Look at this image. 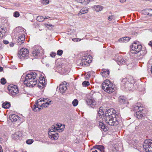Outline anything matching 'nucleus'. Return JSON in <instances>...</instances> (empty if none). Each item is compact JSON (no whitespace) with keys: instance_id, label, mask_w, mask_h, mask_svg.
I'll return each instance as SVG.
<instances>
[{"instance_id":"f257e3e1","label":"nucleus","mask_w":152,"mask_h":152,"mask_svg":"<svg viewBox=\"0 0 152 152\" xmlns=\"http://www.w3.org/2000/svg\"><path fill=\"white\" fill-rule=\"evenodd\" d=\"M39 78V77L36 73L30 72V73L26 75L24 80H23V83L26 84L27 86L33 87L39 82L40 83L42 84V86L39 85H38V86L40 88H43V86H44L45 85V78L43 77L39 81L38 80Z\"/></svg>"},{"instance_id":"dca6fc26","label":"nucleus","mask_w":152,"mask_h":152,"mask_svg":"<svg viewBox=\"0 0 152 152\" xmlns=\"http://www.w3.org/2000/svg\"><path fill=\"white\" fill-rule=\"evenodd\" d=\"M36 103L33 105V107H32L33 110L34 111H39L40 110H42V108L40 107V104H39V100H38L36 102Z\"/></svg>"},{"instance_id":"79ce46f5","label":"nucleus","mask_w":152,"mask_h":152,"mask_svg":"<svg viewBox=\"0 0 152 152\" xmlns=\"http://www.w3.org/2000/svg\"><path fill=\"white\" fill-rule=\"evenodd\" d=\"M56 55V53L55 52H52L50 54V56L52 57H54Z\"/></svg>"},{"instance_id":"b1692460","label":"nucleus","mask_w":152,"mask_h":152,"mask_svg":"<svg viewBox=\"0 0 152 152\" xmlns=\"http://www.w3.org/2000/svg\"><path fill=\"white\" fill-rule=\"evenodd\" d=\"M119 102L121 104L125 103L126 99L125 97L124 96H120L118 98Z\"/></svg>"},{"instance_id":"7c9ffc66","label":"nucleus","mask_w":152,"mask_h":152,"mask_svg":"<svg viewBox=\"0 0 152 152\" xmlns=\"http://www.w3.org/2000/svg\"><path fill=\"white\" fill-rule=\"evenodd\" d=\"M136 113L137 118L139 119H140L143 116V115L141 112H136Z\"/></svg>"},{"instance_id":"13d9d810","label":"nucleus","mask_w":152,"mask_h":152,"mask_svg":"<svg viewBox=\"0 0 152 152\" xmlns=\"http://www.w3.org/2000/svg\"><path fill=\"white\" fill-rule=\"evenodd\" d=\"M137 42H134V45H135V44L138 45L139 42H137L138 43H137Z\"/></svg>"},{"instance_id":"6e6552de","label":"nucleus","mask_w":152,"mask_h":152,"mask_svg":"<svg viewBox=\"0 0 152 152\" xmlns=\"http://www.w3.org/2000/svg\"><path fill=\"white\" fill-rule=\"evenodd\" d=\"M28 50L25 48H22L18 52V57L21 59H27L28 56Z\"/></svg>"},{"instance_id":"c85d7f7f","label":"nucleus","mask_w":152,"mask_h":152,"mask_svg":"<svg viewBox=\"0 0 152 152\" xmlns=\"http://www.w3.org/2000/svg\"><path fill=\"white\" fill-rule=\"evenodd\" d=\"M37 21L39 22H42L45 20V18H44V17L43 16H39L37 18Z\"/></svg>"},{"instance_id":"f704fd0d","label":"nucleus","mask_w":152,"mask_h":152,"mask_svg":"<svg viewBox=\"0 0 152 152\" xmlns=\"http://www.w3.org/2000/svg\"><path fill=\"white\" fill-rule=\"evenodd\" d=\"M63 53V51L61 50H58L57 52V54L58 55L61 56Z\"/></svg>"},{"instance_id":"72a5a7b5","label":"nucleus","mask_w":152,"mask_h":152,"mask_svg":"<svg viewBox=\"0 0 152 152\" xmlns=\"http://www.w3.org/2000/svg\"><path fill=\"white\" fill-rule=\"evenodd\" d=\"M132 139V140H129L128 142L129 143H132L133 144H134V143H137V141L134 138Z\"/></svg>"},{"instance_id":"1a4fd4ad","label":"nucleus","mask_w":152,"mask_h":152,"mask_svg":"<svg viewBox=\"0 0 152 152\" xmlns=\"http://www.w3.org/2000/svg\"><path fill=\"white\" fill-rule=\"evenodd\" d=\"M9 94L13 96H14L18 93V87L15 85L9 86L8 87Z\"/></svg>"},{"instance_id":"3c124183","label":"nucleus","mask_w":152,"mask_h":152,"mask_svg":"<svg viewBox=\"0 0 152 152\" xmlns=\"http://www.w3.org/2000/svg\"><path fill=\"white\" fill-rule=\"evenodd\" d=\"M18 28L20 30H21V31H20L21 32L22 31H24V29L23 28H22L21 27H18Z\"/></svg>"},{"instance_id":"e433bc0d","label":"nucleus","mask_w":152,"mask_h":152,"mask_svg":"<svg viewBox=\"0 0 152 152\" xmlns=\"http://www.w3.org/2000/svg\"><path fill=\"white\" fill-rule=\"evenodd\" d=\"M6 79L4 78H2L1 79L0 82L1 84L4 85L6 83Z\"/></svg>"},{"instance_id":"052dcab7","label":"nucleus","mask_w":152,"mask_h":152,"mask_svg":"<svg viewBox=\"0 0 152 152\" xmlns=\"http://www.w3.org/2000/svg\"><path fill=\"white\" fill-rule=\"evenodd\" d=\"M3 35L2 34V33L1 32V31H0V37H2Z\"/></svg>"},{"instance_id":"f03ea898","label":"nucleus","mask_w":152,"mask_h":152,"mask_svg":"<svg viewBox=\"0 0 152 152\" xmlns=\"http://www.w3.org/2000/svg\"><path fill=\"white\" fill-rule=\"evenodd\" d=\"M115 111L113 109H109L107 110V114H106V116L104 118L105 122L110 126L117 125L118 124V116L115 113Z\"/></svg>"},{"instance_id":"a19ab883","label":"nucleus","mask_w":152,"mask_h":152,"mask_svg":"<svg viewBox=\"0 0 152 152\" xmlns=\"http://www.w3.org/2000/svg\"><path fill=\"white\" fill-rule=\"evenodd\" d=\"M49 0H43L42 1V3L43 4L46 5L49 3Z\"/></svg>"},{"instance_id":"473e14b6","label":"nucleus","mask_w":152,"mask_h":152,"mask_svg":"<svg viewBox=\"0 0 152 152\" xmlns=\"http://www.w3.org/2000/svg\"><path fill=\"white\" fill-rule=\"evenodd\" d=\"M78 102L76 99H75L72 102V104L74 107L77 106L78 104Z\"/></svg>"},{"instance_id":"49530a36","label":"nucleus","mask_w":152,"mask_h":152,"mask_svg":"<svg viewBox=\"0 0 152 152\" xmlns=\"http://www.w3.org/2000/svg\"><path fill=\"white\" fill-rule=\"evenodd\" d=\"M3 42L5 44H7L9 43V42L6 40H4Z\"/></svg>"},{"instance_id":"0eeeda50","label":"nucleus","mask_w":152,"mask_h":152,"mask_svg":"<svg viewBox=\"0 0 152 152\" xmlns=\"http://www.w3.org/2000/svg\"><path fill=\"white\" fill-rule=\"evenodd\" d=\"M143 148L147 152H152V140H145L143 144Z\"/></svg>"},{"instance_id":"c756f323","label":"nucleus","mask_w":152,"mask_h":152,"mask_svg":"<svg viewBox=\"0 0 152 152\" xmlns=\"http://www.w3.org/2000/svg\"><path fill=\"white\" fill-rule=\"evenodd\" d=\"M143 13L145 15H148L150 16L149 9H145L142 11Z\"/></svg>"},{"instance_id":"37998d69","label":"nucleus","mask_w":152,"mask_h":152,"mask_svg":"<svg viewBox=\"0 0 152 152\" xmlns=\"http://www.w3.org/2000/svg\"><path fill=\"white\" fill-rule=\"evenodd\" d=\"M104 114V112L102 110H100L98 112V114L99 116H101L102 115H103Z\"/></svg>"},{"instance_id":"9b49d317","label":"nucleus","mask_w":152,"mask_h":152,"mask_svg":"<svg viewBox=\"0 0 152 152\" xmlns=\"http://www.w3.org/2000/svg\"><path fill=\"white\" fill-rule=\"evenodd\" d=\"M42 50L40 47L36 48L32 52V54L33 56L35 57V58H37L42 55Z\"/></svg>"},{"instance_id":"412c9836","label":"nucleus","mask_w":152,"mask_h":152,"mask_svg":"<svg viewBox=\"0 0 152 152\" xmlns=\"http://www.w3.org/2000/svg\"><path fill=\"white\" fill-rule=\"evenodd\" d=\"M95 148L99 150L100 152H105L104 151V147L102 145H96L94 147Z\"/></svg>"},{"instance_id":"4c0bfd02","label":"nucleus","mask_w":152,"mask_h":152,"mask_svg":"<svg viewBox=\"0 0 152 152\" xmlns=\"http://www.w3.org/2000/svg\"><path fill=\"white\" fill-rule=\"evenodd\" d=\"M20 14L19 12L17 11L15 12L13 14V16L14 17L17 18L19 17Z\"/></svg>"},{"instance_id":"5701e85b","label":"nucleus","mask_w":152,"mask_h":152,"mask_svg":"<svg viewBox=\"0 0 152 152\" xmlns=\"http://www.w3.org/2000/svg\"><path fill=\"white\" fill-rule=\"evenodd\" d=\"M94 9L97 12H99L102 11L103 9V7L100 5H94Z\"/></svg>"},{"instance_id":"338daca9","label":"nucleus","mask_w":152,"mask_h":152,"mask_svg":"<svg viewBox=\"0 0 152 152\" xmlns=\"http://www.w3.org/2000/svg\"><path fill=\"white\" fill-rule=\"evenodd\" d=\"M13 152H18L16 150H14Z\"/></svg>"},{"instance_id":"7ed1b4c3","label":"nucleus","mask_w":152,"mask_h":152,"mask_svg":"<svg viewBox=\"0 0 152 152\" xmlns=\"http://www.w3.org/2000/svg\"><path fill=\"white\" fill-rule=\"evenodd\" d=\"M121 80L122 89L127 91L132 90L134 86V81L132 76H127L126 78L121 79Z\"/></svg>"},{"instance_id":"69168bd1","label":"nucleus","mask_w":152,"mask_h":152,"mask_svg":"<svg viewBox=\"0 0 152 152\" xmlns=\"http://www.w3.org/2000/svg\"><path fill=\"white\" fill-rule=\"evenodd\" d=\"M92 152H98L96 150H95L94 151H93Z\"/></svg>"},{"instance_id":"f3484780","label":"nucleus","mask_w":152,"mask_h":152,"mask_svg":"<svg viewBox=\"0 0 152 152\" xmlns=\"http://www.w3.org/2000/svg\"><path fill=\"white\" fill-rule=\"evenodd\" d=\"M22 136L21 132L19 131L16 132L12 135V138L15 140H17L20 139V138Z\"/></svg>"},{"instance_id":"a211bd4d","label":"nucleus","mask_w":152,"mask_h":152,"mask_svg":"<svg viewBox=\"0 0 152 152\" xmlns=\"http://www.w3.org/2000/svg\"><path fill=\"white\" fill-rule=\"evenodd\" d=\"M103 72H101V75L103 77L108 78L109 76L110 72L107 69H102Z\"/></svg>"},{"instance_id":"ea45409f","label":"nucleus","mask_w":152,"mask_h":152,"mask_svg":"<svg viewBox=\"0 0 152 152\" xmlns=\"http://www.w3.org/2000/svg\"><path fill=\"white\" fill-rule=\"evenodd\" d=\"M115 17L113 15H111V16H109L108 18V20L109 21H111L112 20H114L115 19Z\"/></svg>"},{"instance_id":"8fccbe9b","label":"nucleus","mask_w":152,"mask_h":152,"mask_svg":"<svg viewBox=\"0 0 152 152\" xmlns=\"http://www.w3.org/2000/svg\"><path fill=\"white\" fill-rule=\"evenodd\" d=\"M45 103H43L40 106V107H45Z\"/></svg>"},{"instance_id":"58836bf2","label":"nucleus","mask_w":152,"mask_h":152,"mask_svg":"<svg viewBox=\"0 0 152 152\" xmlns=\"http://www.w3.org/2000/svg\"><path fill=\"white\" fill-rule=\"evenodd\" d=\"M34 140L33 139H28L26 140V142L28 144H31L33 142Z\"/></svg>"},{"instance_id":"6e6d98bb","label":"nucleus","mask_w":152,"mask_h":152,"mask_svg":"<svg viewBox=\"0 0 152 152\" xmlns=\"http://www.w3.org/2000/svg\"><path fill=\"white\" fill-rule=\"evenodd\" d=\"M45 105H47V106H46V107H47V105H50V104H49L47 102H46L45 103Z\"/></svg>"},{"instance_id":"5fc2aeb1","label":"nucleus","mask_w":152,"mask_h":152,"mask_svg":"<svg viewBox=\"0 0 152 152\" xmlns=\"http://www.w3.org/2000/svg\"><path fill=\"white\" fill-rule=\"evenodd\" d=\"M75 1L78 3H81L82 1H82V0H75Z\"/></svg>"},{"instance_id":"4d7b16f0","label":"nucleus","mask_w":152,"mask_h":152,"mask_svg":"<svg viewBox=\"0 0 152 152\" xmlns=\"http://www.w3.org/2000/svg\"><path fill=\"white\" fill-rule=\"evenodd\" d=\"M148 44L150 45H151V46H152V42L151 41H150L149 43V44Z\"/></svg>"},{"instance_id":"a878e982","label":"nucleus","mask_w":152,"mask_h":152,"mask_svg":"<svg viewBox=\"0 0 152 152\" xmlns=\"http://www.w3.org/2000/svg\"><path fill=\"white\" fill-rule=\"evenodd\" d=\"M130 39L129 37H125L119 39H118V41L120 42H128Z\"/></svg>"},{"instance_id":"cd10ccee","label":"nucleus","mask_w":152,"mask_h":152,"mask_svg":"<svg viewBox=\"0 0 152 152\" xmlns=\"http://www.w3.org/2000/svg\"><path fill=\"white\" fill-rule=\"evenodd\" d=\"M99 125L100 127L104 130V131H106L107 128H106L105 124L102 122H100L99 123Z\"/></svg>"},{"instance_id":"bb28decb","label":"nucleus","mask_w":152,"mask_h":152,"mask_svg":"<svg viewBox=\"0 0 152 152\" xmlns=\"http://www.w3.org/2000/svg\"><path fill=\"white\" fill-rule=\"evenodd\" d=\"M10 102H5L2 104V106L3 108L7 109L10 107Z\"/></svg>"},{"instance_id":"774afa93","label":"nucleus","mask_w":152,"mask_h":152,"mask_svg":"<svg viewBox=\"0 0 152 152\" xmlns=\"http://www.w3.org/2000/svg\"><path fill=\"white\" fill-rule=\"evenodd\" d=\"M23 77H24V76H23V75L22 77H21V79H22L23 78Z\"/></svg>"},{"instance_id":"4be33fe9","label":"nucleus","mask_w":152,"mask_h":152,"mask_svg":"<svg viewBox=\"0 0 152 152\" xmlns=\"http://www.w3.org/2000/svg\"><path fill=\"white\" fill-rule=\"evenodd\" d=\"M88 12V8L86 7H83L80 11V12L77 14L78 15H81L87 13Z\"/></svg>"},{"instance_id":"f8f14e48","label":"nucleus","mask_w":152,"mask_h":152,"mask_svg":"<svg viewBox=\"0 0 152 152\" xmlns=\"http://www.w3.org/2000/svg\"><path fill=\"white\" fill-rule=\"evenodd\" d=\"M48 135L49 138L52 140H56L58 137V134L56 132L49 131Z\"/></svg>"},{"instance_id":"09e8293b","label":"nucleus","mask_w":152,"mask_h":152,"mask_svg":"<svg viewBox=\"0 0 152 152\" xmlns=\"http://www.w3.org/2000/svg\"><path fill=\"white\" fill-rule=\"evenodd\" d=\"M47 102L49 104H52L53 103V102L50 100H48Z\"/></svg>"},{"instance_id":"6ab92c4d","label":"nucleus","mask_w":152,"mask_h":152,"mask_svg":"<svg viewBox=\"0 0 152 152\" xmlns=\"http://www.w3.org/2000/svg\"><path fill=\"white\" fill-rule=\"evenodd\" d=\"M66 89V86L64 83L60 85L59 90L61 93L63 94L64 93Z\"/></svg>"},{"instance_id":"c9c22d12","label":"nucleus","mask_w":152,"mask_h":152,"mask_svg":"<svg viewBox=\"0 0 152 152\" xmlns=\"http://www.w3.org/2000/svg\"><path fill=\"white\" fill-rule=\"evenodd\" d=\"M82 85L84 86H87L90 85L88 81H85L82 83Z\"/></svg>"},{"instance_id":"9d476101","label":"nucleus","mask_w":152,"mask_h":152,"mask_svg":"<svg viewBox=\"0 0 152 152\" xmlns=\"http://www.w3.org/2000/svg\"><path fill=\"white\" fill-rule=\"evenodd\" d=\"M116 60L117 62L119 65H126L128 66L130 63L127 60L124 59L121 56H118Z\"/></svg>"},{"instance_id":"bf43d9fd","label":"nucleus","mask_w":152,"mask_h":152,"mask_svg":"<svg viewBox=\"0 0 152 152\" xmlns=\"http://www.w3.org/2000/svg\"><path fill=\"white\" fill-rule=\"evenodd\" d=\"M14 45V44L13 43H12L10 44V46L11 47H13Z\"/></svg>"},{"instance_id":"603ef678","label":"nucleus","mask_w":152,"mask_h":152,"mask_svg":"<svg viewBox=\"0 0 152 152\" xmlns=\"http://www.w3.org/2000/svg\"><path fill=\"white\" fill-rule=\"evenodd\" d=\"M55 126H57V128H58V129H60V128L61 127V126H60L59 125V124H56V125H55Z\"/></svg>"},{"instance_id":"2eb2a0df","label":"nucleus","mask_w":152,"mask_h":152,"mask_svg":"<svg viewBox=\"0 0 152 152\" xmlns=\"http://www.w3.org/2000/svg\"><path fill=\"white\" fill-rule=\"evenodd\" d=\"M25 36L23 34H21L18 37L17 41L18 44L20 45L24 42Z\"/></svg>"},{"instance_id":"aec40b11","label":"nucleus","mask_w":152,"mask_h":152,"mask_svg":"<svg viewBox=\"0 0 152 152\" xmlns=\"http://www.w3.org/2000/svg\"><path fill=\"white\" fill-rule=\"evenodd\" d=\"M19 118L18 115L15 114H12L9 116L10 119L12 122L16 121Z\"/></svg>"},{"instance_id":"0e129e2a","label":"nucleus","mask_w":152,"mask_h":152,"mask_svg":"<svg viewBox=\"0 0 152 152\" xmlns=\"http://www.w3.org/2000/svg\"><path fill=\"white\" fill-rule=\"evenodd\" d=\"M120 1L121 2L123 3L125 1H124V0H121Z\"/></svg>"},{"instance_id":"2f4dec72","label":"nucleus","mask_w":152,"mask_h":152,"mask_svg":"<svg viewBox=\"0 0 152 152\" xmlns=\"http://www.w3.org/2000/svg\"><path fill=\"white\" fill-rule=\"evenodd\" d=\"M81 1L82 4L86 5L90 2L91 0H82Z\"/></svg>"},{"instance_id":"4468645a","label":"nucleus","mask_w":152,"mask_h":152,"mask_svg":"<svg viewBox=\"0 0 152 152\" xmlns=\"http://www.w3.org/2000/svg\"><path fill=\"white\" fill-rule=\"evenodd\" d=\"M132 109L134 111L140 112H141L143 110V107L141 106L139 103L137 104V105H135L133 106Z\"/></svg>"},{"instance_id":"423d86ee","label":"nucleus","mask_w":152,"mask_h":152,"mask_svg":"<svg viewBox=\"0 0 152 152\" xmlns=\"http://www.w3.org/2000/svg\"><path fill=\"white\" fill-rule=\"evenodd\" d=\"M91 62L90 58L87 56H83L81 59L78 60L77 63L78 66H88Z\"/></svg>"},{"instance_id":"864d4df0","label":"nucleus","mask_w":152,"mask_h":152,"mask_svg":"<svg viewBox=\"0 0 152 152\" xmlns=\"http://www.w3.org/2000/svg\"><path fill=\"white\" fill-rule=\"evenodd\" d=\"M0 152H3V151L1 146L0 145Z\"/></svg>"},{"instance_id":"393cba45","label":"nucleus","mask_w":152,"mask_h":152,"mask_svg":"<svg viewBox=\"0 0 152 152\" xmlns=\"http://www.w3.org/2000/svg\"><path fill=\"white\" fill-rule=\"evenodd\" d=\"M63 128L61 129H58L57 127L55 125H53L52 126L51 129H50V131L53 132H55V131H58L59 132H60L62 131Z\"/></svg>"},{"instance_id":"20e7f679","label":"nucleus","mask_w":152,"mask_h":152,"mask_svg":"<svg viewBox=\"0 0 152 152\" xmlns=\"http://www.w3.org/2000/svg\"><path fill=\"white\" fill-rule=\"evenodd\" d=\"M102 88L104 91L109 94L114 92L116 89L115 85L108 80H105L103 83Z\"/></svg>"},{"instance_id":"c03bdc74","label":"nucleus","mask_w":152,"mask_h":152,"mask_svg":"<svg viewBox=\"0 0 152 152\" xmlns=\"http://www.w3.org/2000/svg\"><path fill=\"white\" fill-rule=\"evenodd\" d=\"M47 99H45L44 98H41L39 100V102H42V101H45V100H46Z\"/></svg>"},{"instance_id":"39448f33","label":"nucleus","mask_w":152,"mask_h":152,"mask_svg":"<svg viewBox=\"0 0 152 152\" xmlns=\"http://www.w3.org/2000/svg\"><path fill=\"white\" fill-rule=\"evenodd\" d=\"M142 46L141 45L135 44L133 45L132 47L131 52L133 53H139L140 56H144L146 53V51L145 50H141Z\"/></svg>"},{"instance_id":"ddd939ff","label":"nucleus","mask_w":152,"mask_h":152,"mask_svg":"<svg viewBox=\"0 0 152 152\" xmlns=\"http://www.w3.org/2000/svg\"><path fill=\"white\" fill-rule=\"evenodd\" d=\"M88 104L91 108H94L95 107L96 102L95 100L93 98H91L88 100L87 101Z\"/></svg>"},{"instance_id":"e2e57ef3","label":"nucleus","mask_w":152,"mask_h":152,"mask_svg":"<svg viewBox=\"0 0 152 152\" xmlns=\"http://www.w3.org/2000/svg\"><path fill=\"white\" fill-rule=\"evenodd\" d=\"M50 18V17L48 16L47 17H44V18H45V20L46 19H48Z\"/></svg>"},{"instance_id":"de8ad7c7","label":"nucleus","mask_w":152,"mask_h":152,"mask_svg":"<svg viewBox=\"0 0 152 152\" xmlns=\"http://www.w3.org/2000/svg\"><path fill=\"white\" fill-rule=\"evenodd\" d=\"M78 39H79V41H80L81 40V39H77V38H73L72 39V40L73 41H74V42H77V40H78Z\"/></svg>"},{"instance_id":"680f3d73","label":"nucleus","mask_w":152,"mask_h":152,"mask_svg":"<svg viewBox=\"0 0 152 152\" xmlns=\"http://www.w3.org/2000/svg\"><path fill=\"white\" fill-rule=\"evenodd\" d=\"M3 70V68L1 67V66H0V72H1Z\"/></svg>"},{"instance_id":"a18cd8bd","label":"nucleus","mask_w":152,"mask_h":152,"mask_svg":"<svg viewBox=\"0 0 152 152\" xmlns=\"http://www.w3.org/2000/svg\"><path fill=\"white\" fill-rule=\"evenodd\" d=\"M150 16H152V9H149Z\"/></svg>"}]
</instances>
